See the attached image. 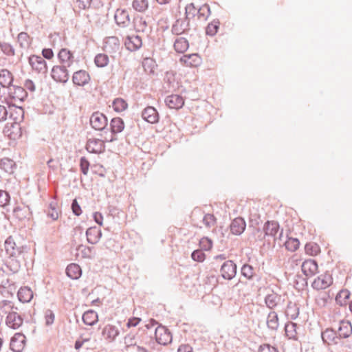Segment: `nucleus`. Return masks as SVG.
Returning <instances> with one entry per match:
<instances>
[{
  "mask_svg": "<svg viewBox=\"0 0 352 352\" xmlns=\"http://www.w3.org/2000/svg\"><path fill=\"white\" fill-rule=\"evenodd\" d=\"M280 225L276 221H267L263 227V234H261L258 236L259 241H267L270 243V239L276 241L277 239L281 241L283 237V230L282 229L280 232Z\"/></svg>",
  "mask_w": 352,
  "mask_h": 352,
  "instance_id": "nucleus-1",
  "label": "nucleus"
},
{
  "mask_svg": "<svg viewBox=\"0 0 352 352\" xmlns=\"http://www.w3.org/2000/svg\"><path fill=\"white\" fill-rule=\"evenodd\" d=\"M89 122L91 126L95 130L104 131L105 133L109 131V128H107V118L102 113L99 111L93 113L90 117Z\"/></svg>",
  "mask_w": 352,
  "mask_h": 352,
  "instance_id": "nucleus-2",
  "label": "nucleus"
},
{
  "mask_svg": "<svg viewBox=\"0 0 352 352\" xmlns=\"http://www.w3.org/2000/svg\"><path fill=\"white\" fill-rule=\"evenodd\" d=\"M23 322L22 316L17 312V307H12L6 318V324L10 329H17Z\"/></svg>",
  "mask_w": 352,
  "mask_h": 352,
  "instance_id": "nucleus-3",
  "label": "nucleus"
},
{
  "mask_svg": "<svg viewBox=\"0 0 352 352\" xmlns=\"http://www.w3.org/2000/svg\"><path fill=\"white\" fill-rule=\"evenodd\" d=\"M69 68L61 65L54 66L51 71L52 78L57 82L66 83L69 78Z\"/></svg>",
  "mask_w": 352,
  "mask_h": 352,
  "instance_id": "nucleus-4",
  "label": "nucleus"
},
{
  "mask_svg": "<svg viewBox=\"0 0 352 352\" xmlns=\"http://www.w3.org/2000/svg\"><path fill=\"white\" fill-rule=\"evenodd\" d=\"M124 129V123L120 118H113L111 119L109 124V130L111 131V136L109 139L106 138V141L112 142L117 140L116 135L121 133Z\"/></svg>",
  "mask_w": 352,
  "mask_h": 352,
  "instance_id": "nucleus-5",
  "label": "nucleus"
},
{
  "mask_svg": "<svg viewBox=\"0 0 352 352\" xmlns=\"http://www.w3.org/2000/svg\"><path fill=\"white\" fill-rule=\"evenodd\" d=\"M236 269V265L232 261H225L220 268L221 275L223 279L230 280L235 277Z\"/></svg>",
  "mask_w": 352,
  "mask_h": 352,
  "instance_id": "nucleus-6",
  "label": "nucleus"
},
{
  "mask_svg": "<svg viewBox=\"0 0 352 352\" xmlns=\"http://www.w3.org/2000/svg\"><path fill=\"white\" fill-rule=\"evenodd\" d=\"M155 338L156 342L162 345H167L172 342L170 331L164 326H158L155 329Z\"/></svg>",
  "mask_w": 352,
  "mask_h": 352,
  "instance_id": "nucleus-7",
  "label": "nucleus"
},
{
  "mask_svg": "<svg viewBox=\"0 0 352 352\" xmlns=\"http://www.w3.org/2000/svg\"><path fill=\"white\" fill-rule=\"evenodd\" d=\"M28 60L34 71L43 74L47 72V63L42 56L32 55L29 57Z\"/></svg>",
  "mask_w": 352,
  "mask_h": 352,
  "instance_id": "nucleus-8",
  "label": "nucleus"
},
{
  "mask_svg": "<svg viewBox=\"0 0 352 352\" xmlns=\"http://www.w3.org/2000/svg\"><path fill=\"white\" fill-rule=\"evenodd\" d=\"M25 336L21 333H16L11 338L10 347L11 352H21L25 347Z\"/></svg>",
  "mask_w": 352,
  "mask_h": 352,
  "instance_id": "nucleus-9",
  "label": "nucleus"
},
{
  "mask_svg": "<svg viewBox=\"0 0 352 352\" xmlns=\"http://www.w3.org/2000/svg\"><path fill=\"white\" fill-rule=\"evenodd\" d=\"M124 45L130 52H135L142 46V38L135 34L128 35L124 39Z\"/></svg>",
  "mask_w": 352,
  "mask_h": 352,
  "instance_id": "nucleus-10",
  "label": "nucleus"
},
{
  "mask_svg": "<svg viewBox=\"0 0 352 352\" xmlns=\"http://www.w3.org/2000/svg\"><path fill=\"white\" fill-rule=\"evenodd\" d=\"M333 283L331 275L324 274L318 276L312 283V287L317 290L324 289L329 287Z\"/></svg>",
  "mask_w": 352,
  "mask_h": 352,
  "instance_id": "nucleus-11",
  "label": "nucleus"
},
{
  "mask_svg": "<svg viewBox=\"0 0 352 352\" xmlns=\"http://www.w3.org/2000/svg\"><path fill=\"white\" fill-rule=\"evenodd\" d=\"M4 248L8 256L18 257L22 253V247H17L12 236L7 238L4 243Z\"/></svg>",
  "mask_w": 352,
  "mask_h": 352,
  "instance_id": "nucleus-12",
  "label": "nucleus"
},
{
  "mask_svg": "<svg viewBox=\"0 0 352 352\" xmlns=\"http://www.w3.org/2000/svg\"><path fill=\"white\" fill-rule=\"evenodd\" d=\"M8 94L10 98L14 100L22 102L28 96V93L24 88L20 86L13 85L9 88Z\"/></svg>",
  "mask_w": 352,
  "mask_h": 352,
  "instance_id": "nucleus-13",
  "label": "nucleus"
},
{
  "mask_svg": "<svg viewBox=\"0 0 352 352\" xmlns=\"http://www.w3.org/2000/svg\"><path fill=\"white\" fill-rule=\"evenodd\" d=\"M104 141L100 139H89L86 144V149L91 153H101L104 151Z\"/></svg>",
  "mask_w": 352,
  "mask_h": 352,
  "instance_id": "nucleus-14",
  "label": "nucleus"
},
{
  "mask_svg": "<svg viewBox=\"0 0 352 352\" xmlns=\"http://www.w3.org/2000/svg\"><path fill=\"white\" fill-rule=\"evenodd\" d=\"M114 19L117 25L122 28L128 27L131 23L129 14L126 10L117 9Z\"/></svg>",
  "mask_w": 352,
  "mask_h": 352,
  "instance_id": "nucleus-15",
  "label": "nucleus"
},
{
  "mask_svg": "<svg viewBox=\"0 0 352 352\" xmlns=\"http://www.w3.org/2000/svg\"><path fill=\"white\" fill-rule=\"evenodd\" d=\"M74 58L72 52L66 48L61 49L58 54V58L60 65L69 68L74 64Z\"/></svg>",
  "mask_w": 352,
  "mask_h": 352,
  "instance_id": "nucleus-16",
  "label": "nucleus"
},
{
  "mask_svg": "<svg viewBox=\"0 0 352 352\" xmlns=\"http://www.w3.org/2000/svg\"><path fill=\"white\" fill-rule=\"evenodd\" d=\"M90 80V76L85 70L75 72L72 76V81L75 85L83 87L88 84Z\"/></svg>",
  "mask_w": 352,
  "mask_h": 352,
  "instance_id": "nucleus-17",
  "label": "nucleus"
},
{
  "mask_svg": "<svg viewBox=\"0 0 352 352\" xmlns=\"http://www.w3.org/2000/svg\"><path fill=\"white\" fill-rule=\"evenodd\" d=\"M318 268L317 262L312 259L305 260L301 265L302 272L307 277L315 275L318 272Z\"/></svg>",
  "mask_w": 352,
  "mask_h": 352,
  "instance_id": "nucleus-18",
  "label": "nucleus"
},
{
  "mask_svg": "<svg viewBox=\"0 0 352 352\" xmlns=\"http://www.w3.org/2000/svg\"><path fill=\"white\" fill-rule=\"evenodd\" d=\"M190 20L186 18L183 20L177 19L171 27V32L175 35H181L189 30Z\"/></svg>",
  "mask_w": 352,
  "mask_h": 352,
  "instance_id": "nucleus-19",
  "label": "nucleus"
},
{
  "mask_svg": "<svg viewBox=\"0 0 352 352\" xmlns=\"http://www.w3.org/2000/svg\"><path fill=\"white\" fill-rule=\"evenodd\" d=\"M206 10L208 14L210 12V9L209 6L205 4L202 7H201L199 9H197L195 7V5L193 3H190L188 4L185 8V14H186V19L190 20V19L195 17L197 14H201V12Z\"/></svg>",
  "mask_w": 352,
  "mask_h": 352,
  "instance_id": "nucleus-20",
  "label": "nucleus"
},
{
  "mask_svg": "<svg viewBox=\"0 0 352 352\" xmlns=\"http://www.w3.org/2000/svg\"><path fill=\"white\" fill-rule=\"evenodd\" d=\"M165 103L170 109H179L184 106V100L179 95L172 94L165 98Z\"/></svg>",
  "mask_w": 352,
  "mask_h": 352,
  "instance_id": "nucleus-21",
  "label": "nucleus"
},
{
  "mask_svg": "<svg viewBox=\"0 0 352 352\" xmlns=\"http://www.w3.org/2000/svg\"><path fill=\"white\" fill-rule=\"evenodd\" d=\"M321 337L323 342L326 344H338L340 343L336 331L333 329H326L322 332Z\"/></svg>",
  "mask_w": 352,
  "mask_h": 352,
  "instance_id": "nucleus-22",
  "label": "nucleus"
},
{
  "mask_svg": "<svg viewBox=\"0 0 352 352\" xmlns=\"http://www.w3.org/2000/svg\"><path fill=\"white\" fill-rule=\"evenodd\" d=\"M142 118L151 124L157 123L159 121V114L157 110L153 107L148 106L142 112Z\"/></svg>",
  "mask_w": 352,
  "mask_h": 352,
  "instance_id": "nucleus-23",
  "label": "nucleus"
},
{
  "mask_svg": "<svg viewBox=\"0 0 352 352\" xmlns=\"http://www.w3.org/2000/svg\"><path fill=\"white\" fill-rule=\"evenodd\" d=\"M246 228V223L242 217H236L230 223L231 232L234 235H241Z\"/></svg>",
  "mask_w": 352,
  "mask_h": 352,
  "instance_id": "nucleus-24",
  "label": "nucleus"
},
{
  "mask_svg": "<svg viewBox=\"0 0 352 352\" xmlns=\"http://www.w3.org/2000/svg\"><path fill=\"white\" fill-rule=\"evenodd\" d=\"M339 342L342 338H349L352 333V326L350 322L342 320L338 331H336Z\"/></svg>",
  "mask_w": 352,
  "mask_h": 352,
  "instance_id": "nucleus-25",
  "label": "nucleus"
},
{
  "mask_svg": "<svg viewBox=\"0 0 352 352\" xmlns=\"http://www.w3.org/2000/svg\"><path fill=\"white\" fill-rule=\"evenodd\" d=\"M120 47V40L117 36H109L106 38L104 50L110 54L116 53Z\"/></svg>",
  "mask_w": 352,
  "mask_h": 352,
  "instance_id": "nucleus-26",
  "label": "nucleus"
},
{
  "mask_svg": "<svg viewBox=\"0 0 352 352\" xmlns=\"http://www.w3.org/2000/svg\"><path fill=\"white\" fill-rule=\"evenodd\" d=\"M180 62L186 66L196 67L201 64V59L197 54H191L182 56Z\"/></svg>",
  "mask_w": 352,
  "mask_h": 352,
  "instance_id": "nucleus-27",
  "label": "nucleus"
},
{
  "mask_svg": "<svg viewBox=\"0 0 352 352\" xmlns=\"http://www.w3.org/2000/svg\"><path fill=\"white\" fill-rule=\"evenodd\" d=\"M86 236L87 242L91 244H96L102 236V232L100 229L96 226L91 227L86 231Z\"/></svg>",
  "mask_w": 352,
  "mask_h": 352,
  "instance_id": "nucleus-28",
  "label": "nucleus"
},
{
  "mask_svg": "<svg viewBox=\"0 0 352 352\" xmlns=\"http://www.w3.org/2000/svg\"><path fill=\"white\" fill-rule=\"evenodd\" d=\"M13 82L12 74L6 69L0 70V85L2 87L10 88Z\"/></svg>",
  "mask_w": 352,
  "mask_h": 352,
  "instance_id": "nucleus-29",
  "label": "nucleus"
},
{
  "mask_svg": "<svg viewBox=\"0 0 352 352\" xmlns=\"http://www.w3.org/2000/svg\"><path fill=\"white\" fill-rule=\"evenodd\" d=\"M102 335L105 336L106 339L113 341L119 335L120 332L117 327L112 324L106 325L102 332Z\"/></svg>",
  "mask_w": 352,
  "mask_h": 352,
  "instance_id": "nucleus-30",
  "label": "nucleus"
},
{
  "mask_svg": "<svg viewBox=\"0 0 352 352\" xmlns=\"http://www.w3.org/2000/svg\"><path fill=\"white\" fill-rule=\"evenodd\" d=\"M81 268L78 264L71 263L66 268V274L72 279H78L81 275Z\"/></svg>",
  "mask_w": 352,
  "mask_h": 352,
  "instance_id": "nucleus-31",
  "label": "nucleus"
},
{
  "mask_svg": "<svg viewBox=\"0 0 352 352\" xmlns=\"http://www.w3.org/2000/svg\"><path fill=\"white\" fill-rule=\"evenodd\" d=\"M98 320V314L94 310H88L82 315L83 322L89 326L95 324Z\"/></svg>",
  "mask_w": 352,
  "mask_h": 352,
  "instance_id": "nucleus-32",
  "label": "nucleus"
},
{
  "mask_svg": "<svg viewBox=\"0 0 352 352\" xmlns=\"http://www.w3.org/2000/svg\"><path fill=\"white\" fill-rule=\"evenodd\" d=\"M17 296L21 302H28L33 298V292L28 287H21L17 293Z\"/></svg>",
  "mask_w": 352,
  "mask_h": 352,
  "instance_id": "nucleus-33",
  "label": "nucleus"
},
{
  "mask_svg": "<svg viewBox=\"0 0 352 352\" xmlns=\"http://www.w3.org/2000/svg\"><path fill=\"white\" fill-rule=\"evenodd\" d=\"M280 300V296L276 293H271L267 294L265 298V302L266 306L272 309L276 307Z\"/></svg>",
  "mask_w": 352,
  "mask_h": 352,
  "instance_id": "nucleus-34",
  "label": "nucleus"
},
{
  "mask_svg": "<svg viewBox=\"0 0 352 352\" xmlns=\"http://www.w3.org/2000/svg\"><path fill=\"white\" fill-rule=\"evenodd\" d=\"M189 47L188 41L184 37L177 38L174 43V48L178 53L185 52Z\"/></svg>",
  "mask_w": 352,
  "mask_h": 352,
  "instance_id": "nucleus-35",
  "label": "nucleus"
},
{
  "mask_svg": "<svg viewBox=\"0 0 352 352\" xmlns=\"http://www.w3.org/2000/svg\"><path fill=\"white\" fill-rule=\"evenodd\" d=\"M17 42L21 48L27 50L31 45V38L28 33L21 32L18 34Z\"/></svg>",
  "mask_w": 352,
  "mask_h": 352,
  "instance_id": "nucleus-36",
  "label": "nucleus"
},
{
  "mask_svg": "<svg viewBox=\"0 0 352 352\" xmlns=\"http://www.w3.org/2000/svg\"><path fill=\"white\" fill-rule=\"evenodd\" d=\"M267 327L273 331H276L278 327V318L275 311L269 313L267 318Z\"/></svg>",
  "mask_w": 352,
  "mask_h": 352,
  "instance_id": "nucleus-37",
  "label": "nucleus"
},
{
  "mask_svg": "<svg viewBox=\"0 0 352 352\" xmlns=\"http://www.w3.org/2000/svg\"><path fill=\"white\" fill-rule=\"evenodd\" d=\"M1 168L8 173H12L16 168L15 162L9 158H3L0 162Z\"/></svg>",
  "mask_w": 352,
  "mask_h": 352,
  "instance_id": "nucleus-38",
  "label": "nucleus"
},
{
  "mask_svg": "<svg viewBox=\"0 0 352 352\" xmlns=\"http://www.w3.org/2000/svg\"><path fill=\"white\" fill-rule=\"evenodd\" d=\"M133 8L138 12L144 13L148 8V0H133L132 2Z\"/></svg>",
  "mask_w": 352,
  "mask_h": 352,
  "instance_id": "nucleus-39",
  "label": "nucleus"
},
{
  "mask_svg": "<svg viewBox=\"0 0 352 352\" xmlns=\"http://www.w3.org/2000/svg\"><path fill=\"white\" fill-rule=\"evenodd\" d=\"M8 260L6 261V267L12 272L13 274L18 272L20 269L21 264L20 262L16 259L17 257H14L11 256H8Z\"/></svg>",
  "mask_w": 352,
  "mask_h": 352,
  "instance_id": "nucleus-40",
  "label": "nucleus"
},
{
  "mask_svg": "<svg viewBox=\"0 0 352 352\" xmlns=\"http://www.w3.org/2000/svg\"><path fill=\"white\" fill-rule=\"evenodd\" d=\"M297 324L294 322H289L285 326V331L286 336L289 339L297 340Z\"/></svg>",
  "mask_w": 352,
  "mask_h": 352,
  "instance_id": "nucleus-41",
  "label": "nucleus"
},
{
  "mask_svg": "<svg viewBox=\"0 0 352 352\" xmlns=\"http://www.w3.org/2000/svg\"><path fill=\"white\" fill-rule=\"evenodd\" d=\"M14 213L19 219H25L29 218V215L30 214V208L28 206H24L23 207L17 206L13 210Z\"/></svg>",
  "mask_w": 352,
  "mask_h": 352,
  "instance_id": "nucleus-42",
  "label": "nucleus"
},
{
  "mask_svg": "<svg viewBox=\"0 0 352 352\" xmlns=\"http://www.w3.org/2000/svg\"><path fill=\"white\" fill-rule=\"evenodd\" d=\"M112 107L115 111L122 112L124 111L127 107V102L122 98H117L113 100L112 102Z\"/></svg>",
  "mask_w": 352,
  "mask_h": 352,
  "instance_id": "nucleus-43",
  "label": "nucleus"
},
{
  "mask_svg": "<svg viewBox=\"0 0 352 352\" xmlns=\"http://www.w3.org/2000/svg\"><path fill=\"white\" fill-rule=\"evenodd\" d=\"M349 296L350 292L348 290H342L337 294L336 301L340 306L345 305Z\"/></svg>",
  "mask_w": 352,
  "mask_h": 352,
  "instance_id": "nucleus-44",
  "label": "nucleus"
},
{
  "mask_svg": "<svg viewBox=\"0 0 352 352\" xmlns=\"http://www.w3.org/2000/svg\"><path fill=\"white\" fill-rule=\"evenodd\" d=\"M284 245L287 250L294 252L299 248L300 242L298 239L290 237L284 243Z\"/></svg>",
  "mask_w": 352,
  "mask_h": 352,
  "instance_id": "nucleus-45",
  "label": "nucleus"
},
{
  "mask_svg": "<svg viewBox=\"0 0 352 352\" xmlns=\"http://www.w3.org/2000/svg\"><path fill=\"white\" fill-rule=\"evenodd\" d=\"M95 64L98 67H104L109 63V56L105 54H98L94 59Z\"/></svg>",
  "mask_w": 352,
  "mask_h": 352,
  "instance_id": "nucleus-46",
  "label": "nucleus"
},
{
  "mask_svg": "<svg viewBox=\"0 0 352 352\" xmlns=\"http://www.w3.org/2000/svg\"><path fill=\"white\" fill-rule=\"evenodd\" d=\"M241 273L247 279L252 280L254 274V270L252 265L244 264L241 269Z\"/></svg>",
  "mask_w": 352,
  "mask_h": 352,
  "instance_id": "nucleus-47",
  "label": "nucleus"
},
{
  "mask_svg": "<svg viewBox=\"0 0 352 352\" xmlns=\"http://www.w3.org/2000/svg\"><path fill=\"white\" fill-rule=\"evenodd\" d=\"M299 314V308L295 305L289 302L287 305V316L292 320L297 318Z\"/></svg>",
  "mask_w": 352,
  "mask_h": 352,
  "instance_id": "nucleus-48",
  "label": "nucleus"
},
{
  "mask_svg": "<svg viewBox=\"0 0 352 352\" xmlns=\"http://www.w3.org/2000/svg\"><path fill=\"white\" fill-rule=\"evenodd\" d=\"M0 48L4 54L8 56H13L15 54V50L13 46L6 42L0 43Z\"/></svg>",
  "mask_w": 352,
  "mask_h": 352,
  "instance_id": "nucleus-49",
  "label": "nucleus"
},
{
  "mask_svg": "<svg viewBox=\"0 0 352 352\" xmlns=\"http://www.w3.org/2000/svg\"><path fill=\"white\" fill-rule=\"evenodd\" d=\"M219 21L214 20L212 22L209 23L206 29V34L211 36H214L219 30Z\"/></svg>",
  "mask_w": 352,
  "mask_h": 352,
  "instance_id": "nucleus-50",
  "label": "nucleus"
},
{
  "mask_svg": "<svg viewBox=\"0 0 352 352\" xmlns=\"http://www.w3.org/2000/svg\"><path fill=\"white\" fill-rule=\"evenodd\" d=\"M47 215L48 217L51 218L52 220H56L58 218V212L56 209V203L54 201H52L49 204V208L47 211Z\"/></svg>",
  "mask_w": 352,
  "mask_h": 352,
  "instance_id": "nucleus-51",
  "label": "nucleus"
},
{
  "mask_svg": "<svg viewBox=\"0 0 352 352\" xmlns=\"http://www.w3.org/2000/svg\"><path fill=\"white\" fill-rule=\"evenodd\" d=\"M10 201V194L3 190H0V207L5 208Z\"/></svg>",
  "mask_w": 352,
  "mask_h": 352,
  "instance_id": "nucleus-52",
  "label": "nucleus"
},
{
  "mask_svg": "<svg viewBox=\"0 0 352 352\" xmlns=\"http://www.w3.org/2000/svg\"><path fill=\"white\" fill-rule=\"evenodd\" d=\"M305 250L307 254L310 255H316L319 252V246L314 243H308L305 246Z\"/></svg>",
  "mask_w": 352,
  "mask_h": 352,
  "instance_id": "nucleus-53",
  "label": "nucleus"
},
{
  "mask_svg": "<svg viewBox=\"0 0 352 352\" xmlns=\"http://www.w3.org/2000/svg\"><path fill=\"white\" fill-rule=\"evenodd\" d=\"M191 258L195 261L203 262L206 258V254L202 250H196L192 252Z\"/></svg>",
  "mask_w": 352,
  "mask_h": 352,
  "instance_id": "nucleus-54",
  "label": "nucleus"
},
{
  "mask_svg": "<svg viewBox=\"0 0 352 352\" xmlns=\"http://www.w3.org/2000/svg\"><path fill=\"white\" fill-rule=\"evenodd\" d=\"M14 107H16V110H15L16 116H14V114L12 113L11 117L13 118V120L15 121V122H19L23 120L24 111H23V108L21 107H16V105H14Z\"/></svg>",
  "mask_w": 352,
  "mask_h": 352,
  "instance_id": "nucleus-55",
  "label": "nucleus"
},
{
  "mask_svg": "<svg viewBox=\"0 0 352 352\" xmlns=\"http://www.w3.org/2000/svg\"><path fill=\"white\" fill-rule=\"evenodd\" d=\"M203 222L207 228L213 226L216 223V218L212 214H206L203 218Z\"/></svg>",
  "mask_w": 352,
  "mask_h": 352,
  "instance_id": "nucleus-56",
  "label": "nucleus"
},
{
  "mask_svg": "<svg viewBox=\"0 0 352 352\" xmlns=\"http://www.w3.org/2000/svg\"><path fill=\"white\" fill-rule=\"evenodd\" d=\"M135 25L138 32H144L146 31L147 23L143 17H140L137 19Z\"/></svg>",
  "mask_w": 352,
  "mask_h": 352,
  "instance_id": "nucleus-57",
  "label": "nucleus"
},
{
  "mask_svg": "<svg viewBox=\"0 0 352 352\" xmlns=\"http://www.w3.org/2000/svg\"><path fill=\"white\" fill-rule=\"evenodd\" d=\"M199 245L201 249L204 250H209L212 246V243L208 238L203 237L199 241Z\"/></svg>",
  "mask_w": 352,
  "mask_h": 352,
  "instance_id": "nucleus-58",
  "label": "nucleus"
},
{
  "mask_svg": "<svg viewBox=\"0 0 352 352\" xmlns=\"http://www.w3.org/2000/svg\"><path fill=\"white\" fill-rule=\"evenodd\" d=\"M55 318L54 314L50 309H47L45 312V324L49 326L54 323Z\"/></svg>",
  "mask_w": 352,
  "mask_h": 352,
  "instance_id": "nucleus-59",
  "label": "nucleus"
},
{
  "mask_svg": "<svg viewBox=\"0 0 352 352\" xmlns=\"http://www.w3.org/2000/svg\"><path fill=\"white\" fill-rule=\"evenodd\" d=\"M80 170L84 175H87L89 170V162L85 157H82L80 161Z\"/></svg>",
  "mask_w": 352,
  "mask_h": 352,
  "instance_id": "nucleus-60",
  "label": "nucleus"
},
{
  "mask_svg": "<svg viewBox=\"0 0 352 352\" xmlns=\"http://www.w3.org/2000/svg\"><path fill=\"white\" fill-rule=\"evenodd\" d=\"M72 210L76 216H80L82 213L81 208L76 199L72 201Z\"/></svg>",
  "mask_w": 352,
  "mask_h": 352,
  "instance_id": "nucleus-61",
  "label": "nucleus"
},
{
  "mask_svg": "<svg viewBox=\"0 0 352 352\" xmlns=\"http://www.w3.org/2000/svg\"><path fill=\"white\" fill-rule=\"evenodd\" d=\"M259 352H278L277 349L268 344L261 345L258 349Z\"/></svg>",
  "mask_w": 352,
  "mask_h": 352,
  "instance_id": "nucleus-62",
  "label": "nucleus"
},
{
  "mask_svg": "<svg viewBox=\"0 0 352 352\" xmlns=\"http://www.w3.org/2000/svg\"><path fill=\"white\" fill-rule=\"evenodd\" d=\"M43 58L46 59H51L54 56V52L50 48H44L42 50Z\"/></svg>",
  "mask_w": 352,
  "mask_h": 352,
  "instance_id": "nucleus-63",
  "label": "nucleus"
},
{
  "mask_svg": "<svg viewBox=\"0 0 352 352\" xmlns=\"http://www.w3.org/2000/svg\"><path fill=\"white\" fill-rule=\"evenodd\" d=\"M177 352H194L192 347L189 344H182L179 346Z\"/></svg>",
  "mask_w": 352,
  "mask_h": 352,
  "instance_id": "nucleus-64",
  "label": "nucleus"
}]
</instances>
